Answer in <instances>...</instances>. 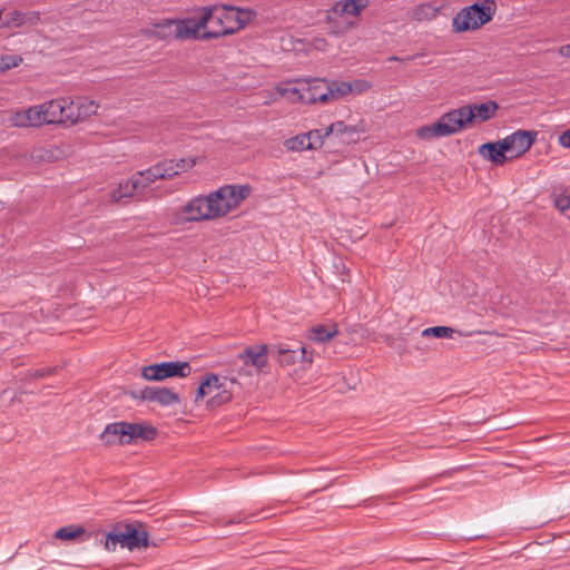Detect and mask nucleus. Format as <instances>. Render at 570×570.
Returning <instances> with one entry per match:
<instances>
[{"instance_id": "obj_1", "label": "nucleus", "mask_w": 570, "mask_h": 570, "mask_svg": "<svg viewBox=\"0 0 570 570\" xmlns=\"http://www.w3.org/2000/svg\"><path fill=\"white\" fill-rule=\"evenodd\" d=\"M216 8L214 18L210 22H215L219 28L216 30H207L204 38H220L234 35L249 24L255 18L256 12L252 9L239 8L230 4H214Z\"/></svg>"}, {"instance_id": "obj_2", "label": "nucleus", "mask_w": 570, "mask_h": 570, "mask_svg": "<svg viewBox=\"0 0 570 570\" xmlns=\"http://www.w3.org/2000/svg\"><path fill=\"white\" fill-rule=\"evenodd\" d=\"M474 122V116L469 107H460L443 114L438 121L422 126L416 130V136L424 140L446 137L456 134Z\"/></svg>"}, {"instance_id": "obj_3", "label": "nucleus", "mask_w": 570, "mask_h": 570, "mask_svg": "<svg viewBox=\"0 0 570 570\" xmlns=\"http://www.w3.org/2000/svg\"><path fill=\"white\" fill-rule=\"evenodd\" d=\"M495 10L494 0H476L456 13L452 20L453 30L455 32L476 30L492 20Z\"/></svg>"}, {"instance_id": "obj_4", "label": "nucleus", "mask_w": 570, "mask_h": 570, "mask_svg": "<svg viewBox=\"0 0 570 570\" xmlns=\"http://www.w3.org/2000/svg\"><path fill=\"white\" fill-rule=\"evenodd\" d=\"M252 191L248 185H226L208 195L216 217L227 215L232 209L236 208L245 200Z\"/></svg>"}, {"instance_id": "obj_5", "label": "nucleus", "mask_w": 570, "mask_h": 570, "mask_svg": "<svg viewBox=\"0 0 570 570\" xmlns=\"http://www.w3.org/2000/svg\"><path fill=\"white\" fill-rule=\"evenodd\" d=\"M216 8L203 7V14L198 20L193 18L175 20L176 39H194V40H212L213 38H204L207 30L200 32L213 20Z\"/></svg>"}, {"instance_id": "obj_6", "label": "nucleus", "mask_w": 570, "mask_h": 570, "mask_svg": "<svg viewBox=\"0 0 570 570\" xmlns=\"http://www.w3.org/2000/svg\"><path fill=\"white\" fill-rule=\"evenodd\" d=\"M191 373L188 362L171 361L144 366L141 376L147 381H164L170 377H187Z\"/></svg>"}, {"instance_id": "obj_7", "label": "nucleus", "mask_w": 570, "mask_h": 570, "mask_svg": "<svg viewBox=\"0 0 570 570\" xmlns=\"http://www.w3.org/2000/svg\"><path fill=\"white\" fill-rule=\"evenodd\" d=\"M185 222H200L216 218L213 204L208 196H197L181 207Z\"/></svg>"}, {"instance_id": "obj_8", "label": "nucleus", "mask_w": 570, "mask_h": 570, "mask_svg": "<svg viewBox=\"0 0 570 570\" xmlns=\"http://www.w3.org/2000/svg\"><path fill=\"white\" fill-rule=\"evenodd\" d=\"M271 355L276 358L281 366H291L303 361L312 363L313 357L305 346L299 345L296 348L286 347L284 345H272Z\"/></svg>"}, {"instance_id": "obj_9", "label": "nucleus", "mask_w": 570, "mask_h": 570, "mask_svg": "<svg viewBox=\"0 0 570 570\" xmlns=\"http://www.w3.org/2000/svg\"><path fill=\"white\" fill-rule=\"evenodd\" d=\"M537 136L538 131L535 130L519 129L502 140L509 153L514 151V155L510 156L513 159L525 154L534 144Z\"/></svg>"}, {"instance_id": "obj_10", "label": "nucleus", "mask_w": 570, "mask_h": 570, "mask_svg": "<svg viewBox=\"0 0 570 570\" xmlns=\"http://www.w3.org/2000/svg\"><path fill=\"white\" fill-rule=\"evenodd\" d=\"M271 355V346L267 344L249 345L237 355V360L245 366H252L257 373H261L267 365Z\"/></svg>"}, {"instance_id": "obj_11", "label": "nucleus", "mask_w": 570, "mask_h": 570, "mask_svg": "<svg viewBox=\"0 0 570 570\" xmlns=\"http://www.w3.org/2000/svg\"><path fill=\"white\" fill-rule=\"evenodd\" d=\"M137 399L146 402H155L161 406L180 403L179 395L169 387L147 386L139 391Z\"/></svg>"}, {"instance_id": "obj_12", "label": "nucleus", "mask_w": 570, "mask_h": 570, "mask_svg": "<svg viewBox=\"0 0 570 570\" xmlns=\"http://www.w3.org/2000/svg\"><path fill=\"white\" fill-rule=\"evenodd\" d=\"M331 90L325 79L305 80V91L298 97L301 102L315 104L330 101Z\"/></svg>"}, {"instance_id": "obj_13", "label": "nucleus", "mask_w": 570, "mask_h": 570, "mask_svg": "<svg viewBox=\"0 0 570 570\" xmlns=\"http://www.w3.org/2000/svg\"><path fill=\"white\" fill-rule=\"evenodd\" d=\"M129 422L120 421L107 424L102 433L100 434V440L105 445L112 444H127L126 441L129 439Z\"/></svg>"}, {"instance_id": "obj_14", "label": "nucleus", "mask_w": 570, "mask_h": 570, "mask_svg": "<svg viewBox=\"0 0 570 570\" xmlns=\"http://www.w3.org/2000/svg\"><path fill=\"white\" fill-rule=\"evenodd\" d=\"M141 528V524H125L124 532V546L128 548L130 551L140 548H147L149 546L148 542V532Z\"/></svg>"}, {"instance_id": "obj_15", "label": "nucleus", "mask_w": 570, "mask_h": 570, "mask_svg": "<svg viewBox=\"0 0 570 570\" xmlns=\"http://www.w3.org/2000/svg\"><path fill=\"white\" fill-rule=\"evenodd\" d=\"M509 151L502 139L489 141L479 147V154L494 165H503L507 160H510L511 158L505 155Z\"/></svg>"}, {"instance_id": "obj_16", "label": "nucleus", "mask_w": 570, "mask_h": 570, "mask_svg": "<svg viewBox=\"0 0 570 570\" xmlns=\"http://www.w3.org/2000/svg\"><path fill=\"white\" fill-rule=\"evenodd\" d=\"M63 98L48 101L40 106L43 124L63 122Z\"/></svg>"}, {"instance_id": "obj_17", "label": "nucleus", "mask_w": 570, "mask_h": 570, "mask_svg": "<svg viewBox=\"0 0 570 570\" xmlns=\"http://www.w3.org/2000/svg\"><path fill=\"white\" fill-rule=\"evenodd\" d=\"M367 7V0H340L330 9V13H334L342 18L344 14L360 16L362 10Z\"/></svg>"}, {"instance_id": "obj_18", "label": "nucleus", "mask_w": 570, "mask_h": 570, "mask_svg": "<svg viewBox=\"0 0 570 570\" xmlns=\"http://www.w3.org/2000/svg\"><path fill=\"white\" fill-rule=\"evenodd\" d=\"M129 430V439H127L126 443H137L138 440L141 441H153L157 436V429L151 424L146 423H130L127 426Z\"/></svg>"}, {"instance_id": "obj_19", "label": "nucleus", "mask_w": 570, "mask_h": 570, "mask_svg": "<svg viewBox=\"0 0 570 570\" xmlns=\"http://www.w3.org/2000/svg\"><path fill=\"white\" fill-rule=\"evenodd\" d=\"M12 120L17 127H37L43 125L40 107L16 112Z\"/></svg>"}, {"instance_id": "obj_20", "label": "nucleus", "mask_w": 570, "mask_h": 570, "mask_svg": "<svg viewBox=\"0 0 570 570\" xmlns=\"http://www.w3.org/2000/svg\"><path fill=\"white\" fill-rule=\"evenodd\" d=\"M464 107H469L474 116V121L479 120L480 122L492 119L499 109V105L494 100H488L479 105H465Z\"/></svg>"}, {"instance_id": "obj_21", "label": "nucleus", "mask_w": 570, "mask_h": 570, "mask_svg": "<svg viewBox=\"0 0 570 570\" xmlns=\"http://www.w3.org/2000/svg\"><path fill=\"white\" fill-rule=\"evenodd\" d=\"M141 179L139 177H135L134 175L119 184L118 188L111 193L112 200H120L122 197H130L134 193L140 188Z\"/></svg>"}, {"instance_id": "obj_22", "label": "nucleus", "mask_w": 570, "mask_h": 570, "mask_svg": "<svg viewBox=\"0 0 570 570\" xmlns=\"http://www.w3.org/2000/svg\"><path fill=\"white\" fill-rule=\"evenodd\" d=\"M175 32V20H163L155 24L154 29L144 30V33L148 37H155L158 39H167L174 36Z\"/></svg>"}, {"instance_id": "obj_23", "label": "nucleus", "mask_w": 570, "mask_h": 570, "mask_svg": "<svg viewBox=\"0 0 570 570\" xmlns=\"http://www.w3.org/2000/svg\"><path fill=\"white\" fill-rule=\"evenodd\" d=\"M338 18L340 17L334 16V13H330V10L327 11L326 23L328 26V30H330L331 35L342 36L354 27L353 22L342 21Z\"/></svg>"}, {"instance_id": "obj_24", "label": "nucleus", "mask_w": 570, "mask_h": 570, "mask_svg": "<svg viewBox=\"0 0 570 570\" xmlns=\"http://www.w3.org/2000/svg\"><path fill=\"white\" fill-rule=\"evenodd\" d=\"M285 147L288 150H293V151L311 150V149H316V144L309 141V137H308L307 132H305V134H301L293 138L287 139L285 141Z\"/></svg>"}, {"instance_id": "obj_25", "label": "nucleus", "mask_w": 570, "mask_h": 570, "mask_svg": "<svg viewBox=\"0 0 570 570\" xmlns=\"http://www.w3.org/2000/svg\"><path fill=\"white\" fill-rule=\"evenodd\" d=\"M85 532L86 530L82 525H66L56 531L55 538L59 540H75Z\"/></svg>"}, {"instance_id": "obj_26", "label": "nucleus", "mask_w": 570, "mask_h": 570, "mask_svg": "<svg viewBox=\"0 0 570 570\" xmlns=\"http://www.w3.org/2000/svg\"><path fill=\"white\" fill-rule=\"evenodd\" d=\"M330 100L342 98L353 91V85L346 81H328Z\"/></svg>"}, {"instance_id": "obj_27", "label": "nucleus", "mask_w": 570, "mask_h": 570, "mask_svg": "<svg viewBox=\"0 0 570 570\" xmlns=\"http://www.w3.org/2000/svg\"><path fill=\"white\" fill-rule=\"evenodd\" d=\"M77 107V110L79 111L80 121H82L96 114L98 105L94 100L78 98Z\"/></svg>"}, {"instance_id": "obj_28", "label": "nucleus", "mask_w": 570, "mask_h": 570, "mask_svg": "<svg viewBox=\"0 0 570 570\" xmlns=\"http://www.w3.org/2000/svg\"><path fill=\"white\" fill-rule=\"evenodd\" d=\"M336 333V330L330 331L324 325L314 326L311 328L309 338L313 342L324 343L330 341Z\"/></svg>"}, {"instance_id": "obj_29", "label": "nucleus", "mask_w": 570, "mask_h": 570, "mask_svg": "<svg viewBox=\"0 0 570 570\" xmlns=\"http://www.w3.org/2000/svg\"><path fill=\"white\" fill-rule=\"evenodd\" d=\"M124 542V532L118 529H114L105 535L104 546L106 550L114 551L118 544L125 547Z\"/></svg>"}, {"instance_id": "obj_30", "label": "nucleus", "mask_w": 570, "mask_h": 570, "mask_svg": "<svg viewBox=\"0 0 570 570\" xmlns=\"http://www.w3.org/2000/svg\"><path fill=\"white\" fill-rule=\"evenodd\" d=\"M135 177H139L141 179L140 188L145 189L148 187L151 183L156 181L159 178L158 169L156 168V165L134 174Z\"/></svg>"}, {"instance_id": "obj_31", "label": "nucleus", "mask_w": 570, "mask_h": 570, "mask_svg": "<svg viewBox=\"0 0 570 570\" xmlns=\"http://www.w3.org/2000/svg\"><path fill=\"white\" fill-rule=\"evenodd\" d=\"M65 108H63V122L69 121L70 124H77L80 121L79 111L77 110V101H68V99L63 98Z\"/></svg>"}, {"instance_id": "obj_32", "label": "nucleus", "mask_w": 570, "mask_h": 570, "mask_svg": "<svg viewBox=\"0 0 570 570\" xmlns=\"http://www.w3.org/2000/svg\"><path fill=\"white\" fill-rule=\"evenodd\" d=\"M298 83L299 86H287L279 88V94L294 102H301L298 97H301L302 92L305 91V81H299Z\"/></svg>"}, {"instance_id": "obj_33", "label": "nucleus", "mask_w": 570, "mask_h": 570, "mask_svg": "<svg viewBox=\"0 0 570 570\" xmlns=\"http://www.w3.org/2000/svg\"><path fill=\"white\" fill-rule=\"evenodd\" d=\"M455 332L452 327L449 326H432L422 331V336L424 337H452V334Z\"/></svg>"}, {"instance_id": "obj_34", "label": "nucleus", "mask_w": 570, "mask_h": 570, "mask_svg": "<svg viewBox=\"0 0 570 570\" xmlns=\"http://www.w3.org/2000/svg\"><path fill=\"white\" fill-rule=\"evenodd\" d=\"M58 373V366H48L43 368H38L36 371H28L24 374L23 381L30 382L32 380L43 379L50 375H55Z\"/></svg>"}, {"instance_id": "obj_35", "label": "nucleus", "mask_w": 570, "mask_h": 570, "mask_svg": "<svg viewBox=\"0 0 570 570\" xmlns=\"http://www.w3.org/2000/svg\"><path fill=\"white\" fill-rule=\"evenodd\" d=\"M160 179H173L177 176V171L174 170L173 159H165L156 164Z\"/></svg>"}, {"instance_id": "obj_36", "label": "nucleus", "mask_w": 570, "mask_h": 570, "mask_svg": "<svg viewBox=\"0 0 570 570\" xmlns=\"http://www.w3.org/2000/svg\"><path fill=\"white\" fill-rule=\"evenodd\" d=\"M3 26L16 28L23 26V12L18 10L3 11Z\"/></svg>"}, {"instance_id": "obj_37", "label": "nucleus", "mask_w": 570, "mask_h": 570, "mask_svg": "<svg viewBox=\"0 0 570 570\" xmlns=\"http://www.w3.org/2000/svg\"><path fill=\"white\" fill-rule=\"evenodd\" d=\"M553 204L554 207L561 212L564 213L570 208V193L567 188H564L560 194L553 195Z\"/></svg>"}, {"instance_id": "obj_38", "label": "nucleus", "mask_w": 570, "mask_h": 570, "mask_svg": "<svg viewBox=\"0 0 570 570\" xmlns=\"http://www.w3.org/2000/svg\"><path fill=\"white\" fill-rule=\"evenodd\" d=\"M232 397H233L232 392H229L227 390H223L207 401V407L215 409L217 406L226 404L232 401Z\"/></svg>"}, {"instance_id": "obj_39", "label": "nucleus", "mask_w": 570, "mask_h": 570, "mask_svg": "<svg viewBox=\"0 0 570 570\" xmlns=\"http://www.w3.org/2000/svg\"><path fill=\"white\" fill-rule=\"evenodd\" d=\"M200 385L205 387L209 393L215 390H219L223 387V384L219 382L218 375L214 373L205 374L200 380Z\"/></svg>"}, {"instance_id": "obj_40", "label": "nucleus", "mask_w": 570, "mask_h": 570, "mask_svg": "<svg viewBox=\"0 0 570 570\" xmlns=\"http://www.w3.org/2000/svg\"><path fill=\"white\" fill-rule=\"evenodd\" d=\"M347 125L344 124V121H335L332 125H330L324 130V136H331L334 135L341 139L343 142L344 140V132L346 130Z\"/></svg>"}, {"instance_id": "obj_41", "label": "nucleus", "mask_w": 570, "mask_h": 570, "mask_svg": "<svg viewBox=\"0 0 570 570\" xmlns=\"http://www.w3.org/2000/svg\"><path fill=\"white\" fill-rule=\"evenodd\" d=\"M22 61L21 57L14 55L0 56V72L17 67Z\"/></svg>"}, {"instance_id": "obj_42", "label": "nucleus", "mask_w": 570, "mask_h": 570, "mask_svg": "<svg viewBox=\"0 0 570 570\" xmlns=\"http://www.w3.org/2000/svg\"><path fill=\"white\" fill-rule=\"evenodd\" d=\"M364 129L360 126H347L344 132L343 144H355L360 140V134L363 132Z\"/></svg>"}, {"instance_id": "obj_43", "label": "nucleus", "mask_w": 570, "mask_h": 570, "mask_svg": "<svg viewBox=\"0 0 570 570\" xmlns=\"http://www.w3.org/2000/svg\"><path fill=\"white\" fill-rule=\"evenodd\" d=\"M195 164H196V161L194 159H185V158H181L178 160L173 159V167H174V170L177 171V175L190 169L193 166H195Z\"/></svg>"}, {"instance_id": "obj_44", "label": "nucleus", "mask_w": 570, "mask_h": 570, "mask_svg": "<svg viewBox=\"0 0 570 570\" xmlns=\"http://www.w3.org/2000/svg\"><path fill=\"white\" fill-rule=\"evenodd\" d=\"M307 135L309 137V141L316 144V149L322 147L324 139L328 137V136H324V131L318 130V129L311 130L307 132Z\"/></svg>"}, {"instance_id": "obj_45", "label": "nucleus", "mask_w": 570, "mask_h": 570, "mask_svg": "<svg viewBox=\"0 0 570 570\" xmlns=\"http://www.w3.org/2000/svg\"><path fill=\"white\" fill-rule=\"evenodd\" d=\"M40 20V13L38 11L23 12V24H37Z\"/></svg>"}, {"instance_id": "obj_46", "label": "nucleus", "mask_w": 570, "mask_h": 570, "mask_svg": "<svg viewBox=\"0 0 570 570\" xmlns=\"http://www.w3.org/2000/svg\"><path fill=\"white\" fill-rule=\"evenodd\" d=\"M247 517H243V514L239 512L237 514H235L232 519H229L228 521H223V520H217L216 523L217 524H220V525H226V524H238L240 523L243 520H245Z\"/></svg>"}, {"instance_id": "obj_47", "label": "nucleus", "mask_w": 570, "mask_h": 570, "mask_svg": "<svg viewBox=\"0 0 570 570\" xmlns=\"http://www.w3.org/2000/svg\"><path fill=\"white\" fill-rule=\"evenodd\" d=\"M558 140L562 147L569 148L570 147V128L568 130H564L562 134H560Z\"/></svg>"}, {"instance_id": "obj_48", "label": "nucleus", "mask_w": 570, "mask_h": 570, "mask_svg": "<svg viewBox=\"0 0 570 570\" xmlns=\"http://www.w3.org/2000/svg\"><path fill=\"white\" fill-rule=\"evenodd\" d=\"M233 372H235L238 376H243V375L252 376V371L248 370V366H245L244 364L238 366L236 362L234 364Z\"/></svg>"}, {"instance_id": "obj_49", "label": "nucleus", "mask_w": 570, "mask_h": 570, "mask_svg": "<svg viewBox=\"0 0 570 570\" xmlns=\"http://www.w3.org/2000/svg\"><path fill=\"white\" fill-rule=\"evenodd\" d=\"M353 85V91L362 92L363 90L370 88V83L365 80H355L351 82Z\"/></svg>"}, {"instance_id": "obj_50", "label": "nucleus", "mask_w": 570, "mask_h": 570, "mask_svg": "<svg viewBox=\"0 0 570 570\" xmlns=\"http://www.w3.org/2000/svg\"><path fill=\"white\" fill-rule=\"evenodd\" d=\"M207 394H209V391H207L205 387H203L200 384L197 389L195 402L198 403L200 400H203Z\"/></svg>"}, {"instance_id": "obj_51", "label": "nucleus", "mask_w": 570, "mask_h": 570, "mask_svg": "<svg viewBox=\"0 0 570 570\" xmlns=\"http://www.w3.org/2000/svg\"><path fill=\"white\" fill-rule=\"evenodd\" d=\"M558 52L561 57H564V58H570V43L568 45H564V46H561L559 49H558Z\"/></svg>"}, {"instance_id": "obj_52", "label": "nucleus", "mask_w": 570, "mask_h": 570, "mask_svg": "<svg viewBox=\"0 0 570 570\" xmlns=\"http://www.w3.org/2000/svg\"><path fill=\"white\" fill-rule=\"evenodd\" d=\"M11 364H12V366H14V367H17V366H20V365H21V363L19 362V358H13V360L11 361Z\"/></svg>"}, {"instance_id": "obj_53", "label": "nucleus", "mask_w": 570, "mask_h": 570, "mask_svg": "<svg viewBox=\"0 0 570 570\" xmlns=\"http://www.w3.org/2000/svg\"><path fill=\"white\" fill-rule=\"evenodd\" d=\"M3 26V10L0 9V27Z\"/></svg>"}, {"instance_id": "obj_54", "label": "nucleus", "mask_w": 570, "mask_h": 570, "mask_svg": "<svg viewBox=\"0 0 570 570\" xmlns=\"http://www.w3.org/2000/svg\"><path fill=\"white\" fill-rule=\"evenodd\" d=\"M230 382H232V383H236V382H237V379L233 376V377H230Z\"/></svg>"}, {"instance_id": "obj_55", "label": "nucleus", "mask_w": 570, "mask_h": 570, "mask_svg": "<svg viewBox=\"0 0 570 570\" xmlns=\"http://www.w3.org/2000/svg\"><path fill=\"white\" fill-rule=\"evenodd\" d=\"M390 60H399L396 57H391Z\"/></svg>"}]
</instances>
